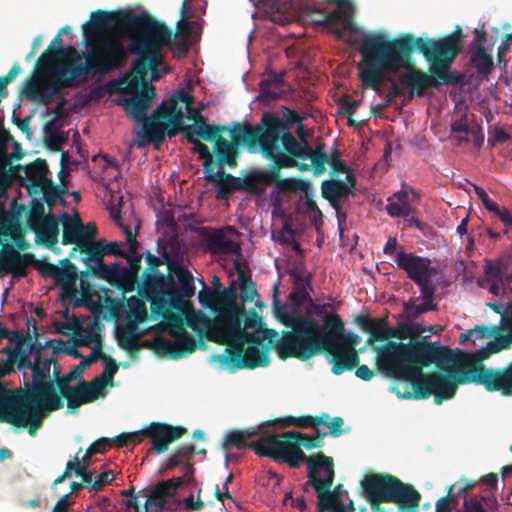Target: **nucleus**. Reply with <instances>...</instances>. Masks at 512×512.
I'll list each match as a JSON object with an SVG mask.
<instances>
[{"mask_svg":"<svg viewBox=\"0 0 512 512\" xmlns=\"http://www.w3.org/2000/svg\"><path fill=\"white\" fill-rule=\"evenodd\" d=\"M326 353L331 355V362L333 363L331 370L335 375H340L344 371H352L360 362L356 350H345L334 345V350Z\"/></svg>","mask_w":512,"mask_h":512,"instance_id":"473e14b6","label":"nucleus"},{"mask_svg":"<svg viewBox=\"0 0 512 512\" xmlns=\"http://www.w3.org/2000/svg\"><path fill=\"white\" fill-rule=\"evenodd\" d=\"M412 202L394 203L390 202L386 205V212L391 218H402L415 214L416 209L411 206Z\"/></svg>","mask_w":512,"mask_h":512,"instance_id":"338daca9","label":"nucleus"},{"mask_svg":"<svg viewBox=\"0 0 512 512\" xmlns=\"http://www.w3.org/2000/svg\"><path fill=\"white\" fill-rule=\"evenodd\" d=\"M145 13L137 14L132 10L94 11L90 15V20L83 25L84 41L111 37L106 33L122 29L126 33L129 43H131V39L139 35L140 30L146 26Z\"/></svg>","mask_w":512,"mask_h":512,"instance_id":"2eb2a0df","label":"nucleus"},{"mask_svg":"<svg viewBox=\"0 0 512 512\" xmlns=\"http://www.w3.org/2000/svg\"><path fill=\"white\" fill-rule=\"evenodd\" d=\"M144 19H145V28H142L140 30V33H139V37L140 38H143L145 37L146 35H148L149 39H153V33L154 32H147V31H157L158 32H163V33H167L168 34V40L164 43V44H161L160 45V53H162V50L164 47H170L171 49L175 50V51H179V52H182L183 54H186L188 49H189V45L185 39V37L183 38H180L177 36V34H173L172 30L170 28H168L164 23L158 21L155 17L151 16L149 13H145L144 15Z\"/></svg>","mask_w":512,"mask_h":512,"instance_id":"bb28decb","label":"nucleus"},{"mask_svg":"<svg viewBox=\"0 0 512 512\" xmlns=\"http://www.w3.org/2000/svg\"><path fill=\"white\" fill-rule=\"evenodd\" d=\"M452 352L457 355V361L450 368H439L440 371L430 374H424L421 370L413 385L398 383L392 391L401 399H427L433 394L437 405L452 399L458 385L474 383L473 363L469 360V354L459 349Z\"/></svg>","mask_w":512,"mask_h":512,"instance_id":"20e7f679","label":"nucleus"},{"mask_svg":"<svg viewBox=\"0 0 512 512\" xmlns=\"http://www.w3.org/2000/svg\"><path fill=\"white\" fill-rule=\"evenodd\" d=\"M216 319L215 336L229 330L238 329L242 325V317L245 315V308L236 301L237 295L234 287L224 288L222 291H215Z\"/></svg>","mask_w":512,"mask_h":512,"instance_id":"6ab92c4d","label":"nucleus"},{"mask_svg":"<svg viewBox=\"0 0 512 512\" xmlns=\"http://www.w3.org/2000/svg\"><path fill=\"white\" fill-rule=\"evenodd\" d=\"M202 237L212 254H238L240 246L235 241L226 237L221 229H215L210 233H203Z\"/></svg>","mask_w":512,"mask_h":512,"instance_id":"7c9ffc66","label":"nucleus"},{"mask_svg":"<svg viewBox=\"0 0 512 512\" xmlns=\"http://www.w3.org/2000/svg\"><path fill=\"white\" fill-rule=\"evenodd\" d=\"M228 130L231 141L219 137L214 144L213 151L216 155V163L220 167L235 168L240 146L246 147L250 153L259 152V130H257V124L252 125L248 121L244 123L233 122L228 126Z\"/></svg>","mask_w":512,"mask_h":512,"instance_id":"dca6fc26","label":"nucleus"},{"mask_svg":"<svg viewBox=\"0 0 512 512\" xmlns=\"http://www.w3.org/2000/svg\"><path fill=\"white\" fill-rule=\"evenodd\" d=\"M63 219V235L61 243L63 245H74L70 253V257H74V252L78 250V245L82 242L81 231L83 230V223L80 218H71L67 213L63 214Z\"/></svg>","mask_w":512,"mask_h":512,"instance_id":"c9c22d12","label":"nucleus"},{"mask_svg":"<svg viewBox=\"0 0 512 512\" xmlns=\"http://www.w3.org/2000/svg\"><path fill=\"white\" fill-rule=\"evenodd\" d=\"M264 423L261 437L252 442L249 447L260 457H268L275 462L288 464L291 468L298 469L302 462L307 464V474L321 472V465L331 457L322 451L315 455L307 456L298 446L296 437H289L295 430L286 431L280 435L266 429Z\"/></svg>","mask_w":512,"mask_h":512,"instance_id":"1a4fd4ad","label":"nucleus"},{"mask_svg":"<svg viewBox=\"0 0 512 512\" xmlns=\"http://www.w3.org/2000/svg\"><path fill=\"white\" fill-rule=\"evenodd\" d=\"M308 1L298 0V3H295L293 1L266 0L264 5L270 19L277 24L284 25L291 21L295 14L301 15L309 21L308 16L302 11V6L309 4Z\"/></svg>","mask_w":512,"mask_h":512,"instance_id":"c85d7f7f","label":"nucleus"},{"mask_svg":"<svg viewBox=\"0 0 512 512\" xmlns=\"http://www.w3.org/2000/svg\"><path fill=\"white\" fill-rule=\"evenodd\" d=\"M367 333L370 335L369 343L389 341L396 336V330L388 327L386 318L374 319Z\"/></svg>","mask_w":512,"mask_h":512,"instance_id":"09e8293b","label":"nucleus"},{"mask_svg":"<svg viewBox=\"0 0 512 512\" xmlns=\"http://www.w3.org/2000/svg\"><path fill=\"white\" fill-rule=\"evenodd\" d=\"M62 266H58V271L55 276V283L57 285L63 284H76L77 280V267L69 259L61 261Z\"/></svg>","mask_w":512,"mask_h":512,"instance_id":"13d9d810","label":"nucleus"},{"mask_svg":"<svg viewBox=\"0 0 512 512\" xmlns=\"http://www.w3.org/2000/svg\"><path fill=\"white\" fill-rule=\"evenodd\" d=\"M183 484L184 481L182 478H170L159 482L154 488L148 490V492L159 496V498L166 499V497L174 496L177 488Z\"/></svg>","mask_w":512,"mask_h":512,"instance_id":"bf43d9fd","label":"nucleus"},{"mask_svg":"<svg viewBox=\"0 0 512 512\" xmlns=\"http://www.w3.org/2000/svg\"><path fill=\"white\" fill-rule=\"evenodd\" d=\"M0 236H3L5 239L7 237L13 238L17 247L21 250L27 246L19 225L15 222L13 216L8 214L2 206H0Z\"/></svg>","mask_w":512,"mask_h":512,"instance_id":"ea45409f","label":"nucleus"},{"mask_svg":"<svg viewBox=\"0 0 512 512\" xmlns=\"http://www.w3.org/2000/svg\"><path fill=\"white\" fill-rule=\"evenodd\" d=\"M143 297L150 302L151 311L157 317L170 313L168 309L167 290L174 285V277L164 276L159 271L143 273Z\"/></svg>","mask_w":512,"mask_h":512,"instance_id":"4be33fe9","label":"nucleus"},{"mask_svg":"<svg viewBox=\"0 0 512 512\" xmlns=\"http://www.w3.org/2000/svg\"><path fill=\"white\" fill-rule=\"evenodd\" d=\"M196 454L195 447L191 444L179 447L168 459L167 469H172L182 463H191V459Z\"/></svg>","mask_w":512,"mask_h":512,"instance_id":"052dcab7","label":"nucleus"},{"mask_svg":"<svg viewBox=\"0 0 512 512\" xmlns=\"http://www.w3.org/2000/svg\"><path fill=\"white\" fill-rule=\"evenodd\" d=\"M321 471L324 473L323 479L319 477L320 472L307 474L308 480L304 484V487L307 489L308 486H311L315 489L318 498L317 512L331 511L333 504L336 502L334 496L330 495V489L335 477L332 457L321 465Z\"/></svg>","mask_w":512,"mask_h":512,"instance_id":"b1692460","label":"nucleus"},{"mask_svg":"<svg viewBox=\"0 0 512 512\" xmlns=\"http://www.w3.org/2000/svg\"><path fill=\"white\" fill-rule=\"evenodd\" d=\"M264 424L259 427H251L247 428L245 430H233L226 434L223 447L229 448V447H236V448H248L249 444L245 443V440L258 437V439L261 437V434L263 432Z\"/></svg>","mask_w":512,"mask_h":512,"instance_id":"a19ab883","label":"nucleus"},{"mask_svg":"<svg viewBox=\"0 0 512 512\" xmlns=\"http://www.w3.org/2000/svg\"><path fill=\"white\" fill-rule=\"evenodd\" d=\"M166 321L170 335L174 340L159 339L158 350L171 359H178L193 353L197 348L196 340L184 328L182 317L173 312L162 316Z\"/></svg>","mask_w":512,"mask_h":512,"instance_id":"a211bd4d","label":"nucleus"},{"mask_svg":"<svg viewBox=\"0 0 512 512\" xmlns=\"http://www.w3.org/2000/svg\"><path fill=\"white\" fill-rule=\"evenodd\" d=\"M186 140L188 143L193 144L192 153L198 154L199 159L204 160V173L213 170V158L208 146L198 138L192 136V133H186Z\"/></svg>","mask_w":512,"mask_h":512,"instance_id":"864d4df0","label":"nucleus"},{"mask_svg":"<svg viewBox=\"0 0 512 512\" xmlns=\"http://www.w3.org/2000/svg\"><path fill=\"white\" fill-rule=\"evenodd\" d=\"M44 348L41 346V344H31L30 352L34 354V361L30 359V357L21 350V354L17 357L18 360V368H28L34 371L38 360H41L42 356V350Z\"/></svg>","mask_w":512,"mask_h":512,"instance_id":"e2e57ef3","label":"nucleus"},{"mask_svg":"<svg viewBox=\"0 0 512 512\" xmlns=\"http://www.w3.org/2000/svg\"><path fill=\"white\" fill-rule=\"evenodd\" d=\"M18 389L9 390L0 384V422H5L13 427L21 428Z\"/></svg>","mask_w":512,"mask_h":512,"instance_id":"c756f323","label":"nucleus"},{"mask_svg":"<svg viewBox=\"0 0 512 512\" xmlns=\"http://www.w3.org/2000/svg\"><path fill=\"white\" fill-rule=\"evenodd\" d=\"M137 280L127 267L120 263H113L111 269V277L109 283L123 292H132L135 288Z\"/></svg>","mask_w":512,"mask_h":512,"instance_id":"c03bdc74","label":"nucleus"},{"mask_svg":"<svg viewBox=\"0 0 512 512\" xmlns=\"http://www.w3.org/2000/svg\"><path fill=\"white\" fill-rule=\"evenodd\" d=\"M43 192V197L49 208H52L57 200L65 193L59 185L53 183L51 179H45V182L39 186Z\"/></svg>","mask_w":512,"mask_h":512,"instance_id":"680f3d73","label":"nucleus"},{"mask_svg":"<svg viewBox=\"0 0 512 512\" xmlns=\"http://www.w3.org/2000/svg\"><path fill=\"white\" fill-rule=\"evenodd\" d=\"M297 165V160L291 157H282L278 162H272L271 170L261 171L262 195L268 186L275 184L279 191L296 190L297 181L293 179H281L279 171L282 168H293Z\"/></svg>","mask_w":512,"mask_h":512,"instance_id":"cd10ccee","label":"nucleus"},{"mask_svg":"<svg viewBox=\"0 0 512 512\" xmlns=\"http://www.w3.org/2000/svg\"><path fill=\"white\" fill-rule=\"evenodd\" d=\"M474 384L488 392H498L503 397H512V361L503 367H487L483 361H472Z\"/></svg>","mask_w":512,"mask_h":512,"instance_id":"412c9836","label":"nucleus"},{"mask_svg":"<svg viewBox=\"0 0 512 512\" xmlns=\"http://www.w3.org/2000/svg\"><path fill=\"white\" fill-rule=\"evenodd\" d=\"M33 229L36 232L37 238L44 247L54 249L56 251L59 250L54 247L58 242L59 235L58 219L56 215L49 214L48 218L44 222L37 223Z\"/></svg>","mask_w":512,"mask_h":512,"instance_id":"f704fd0d","label":"nucleus"},{"mask_svg":"<svg viewBox=\"0 0 512 512\" xmlns=\"http://www.w3.org/2000/svg\"><path fill=\"white\" fill-rule=\"evenodd\" d=\"M293 278V287L289 294L290 303H282L277 296L278 288H274L273 297V310L275 317L281 322L289 331L282 332L281 352L286 357L290 352L301 342V331L305 329L307 321H316L310 310H306L304 314L301 313L300 308L302 304L309 301L310 307L316 313H322L324 306L315 304L312 300L308 290H311V275H303L294 270L290 273Z\"/></svg>","mask_w":512,"mask_h":512,"instance_id":"39448f33","label":"nucleus"},{"mask_svg":"<svg viewBox=\"0 0 512 512\" xmlns=\"http://www.w3.org/2000/svg\"><path fill=\"white\" fill-rule=\"evenodd\" d=\"M457 355L439 342L412 339L408 343L387 341L377 351V365L385 375L413 385L421 370L434 364L450 368Z\"/></svg>","mask_w":512,"mask_h":512,"instance_id":"f03ea898","label":"nucleus"},{"mask_svg":"<svg viewBox=\"0 0 512 512\" xmlns=\"http://www.w3.org/2000/svg\"><path fill=\"white\" fill-rule=\"evenodd\" d=\"M500 504L494 494L464 496L461 509L456 512H496Z\"/></svg>","mask_w":512,"mask_h":512,"instance_id":"2f4dec72","label":"nucleus"},{"mask_svg":"<svg viewBox=\"0 0 512 512\" xmlns=\"http://www.w3.org/2000/svg\"><path fill=\"white\" fill-rule=\"evenodd\" d=\"M124 92L131 94L129 98L123 100L122 105L126 114L136 122H143V126L151 120L147 117V111L155 101L156 93L154 86H147L136 91L129 89V80H127Z\"/></svg>","mask_w":512,"mask_h":512,"instance_id":"393cba45","label":"nucleus"},{"mask_svg":"<svg viewBox=\"0 0 512 512\" xmlns=\"http://www.w3.org/2000/svg\"><path fill=\"white\" fill-rule=\"evenodd\" d=\"M27 178L33 180L32 187L37 191L39 186L45 182L49 172L47 163L44 159L37 158L30 165L24 168Z\"/></svg>","mask_w":512,"mask_h":512,"instance_id":"8fccbe9b","label":"nucleus"},{"mask_svg":"<svg viewBox=\"0 0 512 512\" xmlns=\"http://www.w3.org/2000/svg\"><path fill=\"white\" fill-rule=\"evenodd\" d=\"M21 428H27L30 436H35L42 427L43 418L51 411L60 410L64 401L60 397L53 380H33L26 390L18 389Z\"/></svg>","mask_w":512,"mask_h":512,"instance_id":"f8f14e48","label":"nucleus"},{"mask_svg":"<svg viewBox=\"0 0 512 512\" xmlns=\"http://www.w3.org/2000/svg\"><path fill=\"white\" fill-rule=\"evenodd\" d=\"M420 198V194L407 184H402L401 190L393 193L387 198V202L406 203L415 202Z\"/></svg>","mask_w":512,"mask_h":512,"instance_id":"0e129e2a","label":"nucleus"},{"mask_svg":"<svg viewBox=\"0 0 512 512\" xmlns=\"http://www.w3.org/2000/svg\"><path fill=\"white\" fill-rule=\"evenodd\" d=\"M322 196L329 201L331 206L339 212L341 209V200L352 196V191L349 190L344 182L337 179L325 180L321 184Z\"/></svg>","mask_w":512,"mask_h":512,"instance_id":"72a5a7b5","label":"nucleus"},{"mask_svg":"<svg viewBox=\"0 0 512 512\" xmlns=\"http://www.w3.org/2000/svg\"><path fill=\"white\" fill-rule=\"evenodd\" d=\"M99 382L98 380H92L90 382L83 380L77 384V388L86 404L94 402L99 397L106 395V392L101 390L102 383Z\"/></svg>","mask_w":512,"mask_h":512,"instance_id":"6e6d98bb","label":"nucleus"},{"mask_svg":"<svg viewBox=\"0 0 512 512\" xmlns=\"http://www.w3.org/2000/svg\"><path fill=\"white\" fill-rule=\"evenodd\" d=\"M185 130L187 133H192V136L198 139L213 142L215 144L219 137H222V132L228 130V127L223 125L203 123L202 126L199 127L186 126Z\"/></svg>","mask_w":512,"mask_h":512,"instance_id":"a18cd8bd","label":"nucleus"},{"mask_svg":"<svg viewBox=\"0 0 512 512\" xmlns=\"http://www.w3.org/2000/svg\"><path fill=\"white\" fill-rule=\"evenodd\" d=\"M362 495L374 512H386L382 503H394L398 512H417L421 494L412 484L389 473H369L361 481Z\"/></svg>","mask_w":512,"mask_h":512,"instance_id":"0eeeda50","label":"nucleus"},{"mask_svg":"<svg viewBox=\"0 0 512 512\" xmlns=\"http://www.w3.org/2000/svg\"><path fill=\"white\" fill-rule=\"evenodd\" d=\"M0 236H3L5 239L7 237L13 238L17 247L21 250L27 246L19 225L15 222L13 216L8 214L2 206H0Z\"/></svg>","mask_w":512,"mask_h":512,"instance_id":"4c0bfd02","label":"nucleus"},{"mask_svg":"<svg viewBox=\"0 0 512 512\" xmlns=\"http://www.w3.org/2000/svg\"><path fill=\"white\" fill-rule=\"evenodd\" d=\"M61 60V57L57 54V49L48 47L36 61L37 76L59 75L61 68L58 67L57 63Z\"/></svg>","mask_w":512,"mask_h":512,"instance_id":"79ce46f5","label":"nucleus"},{"mask_svg":"<svg viewBox=\"0 0 512 512\" xmlns=\"http://www.w3.org/2000/svg\"><path fill=\"white\" fill-rule=\"evenodd\" d=\"M187 433V429L180 426H172L167 423L152 422L145 429L140 430V443L147 437L151 441V450L157 454H163L168 451L171 443L180 439Z\"/></svg>","mask_w":512,"mask_h":512,"instance_id":"5701e85b","label":"nucleus"},{"mask_svg":"<svg viewBox=\"0 0 512 512\" xmlns=\"http://www.w3.org/2000/svg\"><path fill=\"white\" fill-rule=\"evenodd\" d=\"M194 97L185 89L181 88L173 93L166 101H163L151 114V120L146 123L137 133L135 145L139 148L147 144L159 145L165 140L166 120L169 125L186 126L184 114L179 102L185 105H192Z\"/></svg>","mask_w":512,"mask_h":512,"instance_id":"4468645a","label":"nucleus"},{"mask_svg":"<svg viewBox=\"0 0 512 512\" xmlns=\"http://www.w3.org/2000/svg\"><path fill=\"white\" fill-rule=\"evenodd\" d=\"M259 153L265 159L278 162L281 158L291 157L294 160H307L310 146L301 138L300 143L289 131L283 120L272 112H264L257 123Z\"/></svg>","mask_w":512,"mask_h":512,"instance_id":"9d476101","label":"nucleus"},{"mask_svg":"<svg viewBox=\"0 0 512 512\" xmlns=\"http://www.w3.org/2000/svg\"><path fill=\"white\" fill-rule=\"evenodd\" d=\"M84 42L87 48V61L72 65L69 75L66 69L62 71V84L67 88L75 86V80L81 76H102L125 65L127 53L118 38L101 37Z\"/></svg>","mask_w":512,"mask_h":512,"instance_id":"6e6552de","label":"nucleus"},{"mask_svg":"<svg viewBox=\"0 0 512 512\" xmlns=\"http://www.w3.org/2000/svg\"><path fill=\"white\" fill-rule=\"evenodd\" d=\"M153 32V39H149L148 35L143 38L137 35L128 44V51L133 55L139 56L131 65V76L128 79L131 91L152 86L146 81L148 71H150L151 81H158L169 71L167 67H164L162 70L158 69L163 59L159 47L169 39L168 34L166 32Z\"/></svg>","mask_w":512,"mask_h":512,"instance_id":"ddd939ff","label":"nucleus"},{"mask_svg":"<svg viewBox=\"0 0 512 512\" xmlns=\"http://www.w3.org/2000/svg\"><path fill=\"white\" fill-rule=\"evenodd\" d=\"M228 175L230 174L224 172L223 170H218L217 172L210 170L209 172L205 173V179L209 183L217 184V200H226L233 194L231 188L232 183L228 180Z\"/></svg>","mask_w":512,"mask_h":512,"instance_id":"49530a36","label":"nucleus"},{"mask_svg":"<svg viewBox=\"0 0 512 512\" xmlns=\"http://www.w3.org/2000/svg\"><path fill=\"white\" fill-rule=\"evenodd\" d=\"M336 6V10L327 12L321 5L304 4L302 11L308 16L309 22L327 27L338 40H342L346 30L357 33L358 27L352 19L354 6L350 0H337Z\"/></svg>","mask_w":512,"mask_h":512,"instance_id":"f3484780","label":"nucleus"},{"mask_svg":"<svg viewBox=\"0 0 512 512\" xmlns=\"http://www.w3.org/2000/svg\"><path fill=\"white\" fill-rule=\"evenodd\" d=\"M138 326L135 323H128L117 329L118 345L125 350H131L135 346L138 335Z\"/></svg>","mask_w":512,"mask_h":512,"instance_id":"5fc2aeb1","label":"nucleus"},{"mask_svg":"<svg viewBox=\"0 0 512 512\" xmlns=\"http://www.w3.org/2000/svg\"><path fill=\"white\" fill-rule=\"evenodd\" d=\"M127 303L129 308L127 312L128 323H135L138 326L139 323L146 319V305L141 299L135 296L130 297Z\"/></svg>","mask_w":512,"mask_h":512,"instance_id":"4d7b16f0","label":"nucleus"},{"mask_svg":"<svg viewBox=\"0 0 512 512\" xmlns=\"http://www.w3.org/2000/svg\"><path fill=\"white\" fill-rule=\"evenodd\" d=\"M301 331V342L288 354L306 361L322 352H332L334 345L345 350H356L361 339L358 335L346 333L342 318L336 313H327L322 318V325L317 321H307Z\"/></svg>","mask_w":512,"mask_h":512,"instance_id":"423d86ee","label":"nucleus"},{"mask_svg":"<svg viewBox=\"0 0 512 512\" xmlns=\"http://www.w3.org/2000/svg\"><path fill=\"white\" fill-rule=\"evenodd\" d=\"M361 59L358 77L365 89L382 92L386 74L400 75L398 82L409 89L408 97H423L430 87L455 84L458 78L448 72L459 54L452 37L423 39L403 33L387 39L382 33H367L358 43Z\"/></svg>","mask_w":512,"mask_h":512,"instance_id":"f257e3e1","label":"nucleus"},{"mask_svg":"<svg viewBox=\"0 0 512 512\" xmlns=\"http://www.w3.org/2000/svg\"><path fill=\"white\" fill-rule=\"evenodd\" d=\"M169 271L174 277V285L167 290L169 311L185 313L192 309L191 298L195 294L194 277L191 272L181 265H169Z\"/></svg>","mask_w":512,"mask_h":512,"instance_id":"aec40b11","label":"nucleus"},{"mask_svg":"<svg viewBox=\"0 0 512 512\" xmlns=\"http://www.w3.org/2000/svg\"><path fill=\"white\" fill-rule=\"evenodd\" d=\"M36 263L32 253H20L11 244L2 243L0 250V272L11 274L15 278L26 276V267Z\"/></svg>","mask_w":512,"mask_h":512,"instance_id":"a878e982","label":"nucleus"},{"mask_svg":"<svg viewBox=\"0 0 512 512\" xmlns=\"http://www.w3.org/2000/svg\"><path fill=\"white\" fill-rule=\"evenodd\" d=\"M395 262L420 290L418 298H412L404 304L408 316L415 319L421 314L437 310V304L434 303L436 285L431 281L437 269L431 265V260L411 252L399 251L395 255Z\"/></svg>","mask_w":512,"mask_h":512,"instance_id":"9b49d317","label":"nucleus"},{"mask_svg":"<svg viewBox=\"0 0 512 512\" xmlns=\"http://www.w3.org/2000/svg\"><path fill=\"white\" fill-rule=\"evenodd\" d=\"M228 180L232 183L231 188L235 191H245L256 196L262 195L261 172L251 173L244 178L228 175Z\"/></svg>","mask_w":512,"mask_h":512,"instance_id":"37998d69","label":"nucleus"},{"mask_svg":"<svg viewBox=\"0 0 512 512\" xmlns=\"http://www.w3.org/2000/svg\"><path fill=\"white\" fill-rule=\"evenodd\" d=\"M0 236H3L5 239L7 237L13 238L17 247L21 250L27 246L19 225L15 222L13 216L8 214L2 206H0Z\"/></svg>","mask_w":512,"mask_h":512,"instance_id":"58836bf2","label":"nucleus"},{"mask_svg":"<svg viewBox=\"0 0 512 512\" xmlns=\"http://www.w3.org/2000/svg\"><path fill=\"white\" fill-rule=\"evenodd\" d=\"M39 77L33 76L24 82L22 93L32 102H36L39 97V92L42 85L39 82Z\"/></svg>","mask_w":512,"mask_h":512,"instance_id":"774afa93","label":"nucleus"},{"mask_svg":"<svg viewBox=\"0 0 512 512\" xmlns=\"http://www.w3.org/2000/svg\"><path fill=\"white\" fill-rule=\"evenodd\" d=\"M218 344L227 345L226 354L216 358L222 364H231L232 371L240 368L255 369L270 363L268 350L276 349L280 359L286 360L296 356H285L281 352L282 336L274 329L265 328L262 335L258 331L229 330L214 337Z\"/></svg>","mask_w":512,"mask_h":512,"instance_id":"7ed1b4c3","label":"nucleus"},{"mask_svg":"<svg viewBox=\"0 0 512 512\" xmlns=\"http://www.w3.org/2000/svg\"><path fill=\"white\" fill-rule=\"evenodd\" d=\"M470 62L481 76L489 75L494 67L492 55L487 53L485 47H476L471 54Z\"/></svg>","mask_w":512,"mask_h":512,"instance_id":"de8ad7c7","label":"nucleus"},{"mask_svg":"<svg viewBox=\"0 0 512 512\" xmlns=\"http://www.w3.org/2000/svg\"><path fill=\"white\" fill-rule=\"evenodd\" d=\"M140 496L145 498L144 512H163V509L167 504L166 499L153 495L148 492L147 489L140 490Z\"/></svg>","mask_w":512,"mask_h":512,"instance_id":"69168bd1","label":"nucleus"},{"mask_svg":"<svg viewBox=\"0 0 512 512\" xmlns=\"http://www.w3.org/2000/svg\"><path fill=\"white\" fill-rule=\"evenodd\" d=\"M236 269L238 273L240 298L242 302H252L254 298L258 296L256 283L252 280L250 275H247L245 271L240 268L239 263H236Z\"/></svg>","mask_w":512,"mask_h":512,"instance_id":"3c124183","label":"nucleus"},{"mask_svg":"<svg viewBox=\"0 0 512 512\" xmlns=\"http://www.w3.org/2000/svg\"><path fill=\"white\" fill-rule=\"evenodd\" d=\"M77 251L85 254L83 259L85 264L89 262H101L105 256L103 240L91 242L82 241L80 245H78Z\"/></svg>","mask_w":512,"mask_h":512,"instance_id":"603ef678","label":"nucleus"},{"mask_svg":"<svg viewBox=\"0 0 512 512\" xmlns=\"http://www.w3.org/2000/svg\"><path fill=\"white\" fill-rule=\"evenodd\" d=\"M495 340L489 341L486 347H483L476 352L469 354V360L471 361H483L487 359L490 354L498 353L504 349L510 347L512 343V337L508 332L506 335L500 334L499 331L494 334Z\"/></svg>","mask_w":512,"mask_h":512,"instance_id":"e433bc0d","label":"nucleus"}]
</instances>
